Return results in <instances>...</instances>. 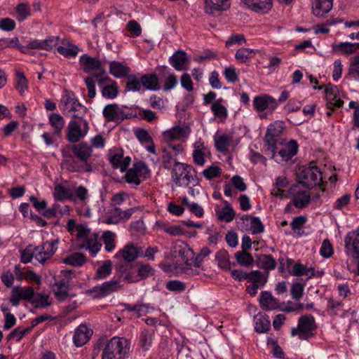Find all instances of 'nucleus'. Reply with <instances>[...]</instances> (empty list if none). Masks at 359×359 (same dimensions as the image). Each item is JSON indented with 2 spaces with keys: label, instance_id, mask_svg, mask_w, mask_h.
Returning <instances> with one entry per match:
<instances>
[{
  "label": "nucleus",
  "instance_id": "nucleus-1",
  "mask_svg": "<svg viewBox=\"0 0 359 359\" xmlns=\"http://www.w3.org/2000/svg\"><path fill=\"white\" fill-rule=\"evenodd\" d=\"M130 342L125 338L113 337L106 344L102 359H124L129 351Z\"/></svg>",
  "mask_w": 359,
  "mask_h": 359
},
{
  "label": "nucleus",
  "instance_id": "nucleus-2",
  "mask_svg": "<svg viewBox=\"0 0 359 359\" xmlns=\"http://www.w3.org/2000/svg\"><path fill=\"white\" fill-rule=\"evenodd\" d=\"M193 172H196L193 166L176 162L172 168L171 177L177 187H188L194 179Z\"/></svg>",
  "mask_w": 359,
  "mask_h": 359
},
{
  "label": "nucleus",
  "instance_id": "nucleus-3",
  "mask_svg": "<svg viewBox=\"0 0 359 359\" xmlns=\"http://www.w3.org/2000/svg\"><path fill=\"white\" fill-rule=\"evenodd\" d=\"M299 183L307 188L320 185L323 182L322 172L316 165L303 168L298 175Z\"/></svg>",
  "mask_w": 359,
  "mask_h": 359
},
{
  "label": "nucleus",
  "instance_id": "nucleus-4",
  "mask_svg": "<svg viewBox=\"0 0 359 359\" xmlns=\"http://www.w3.org/2000/svg\"><path fill=\"white\" fill-rule=\"evenodd\" d=\"M67 139L71 143H76L84 137L89 130L88 123L83 118L69 121L67 126Z\"/></svg>",
  "mask_w": 359,
  "mask_h": 359
},
{
  "label": "nucleus",
  "instance_id": "nucleus-5",
  "mask_svg": "<svg viewBox=\"0 0 359 359\" xmlns=\"http://www.w3.org/2000/svg\"><path fill=\"white\" fill-rule=\"evenodd\" d=\"M126 109H128L126 106H120L116 103L109 104L104 107L102 114L107 121L119 123L133 116L132 112L126 111Z\"/></svg>",
  "mask_w": 359,
  "mask_h": 359
},
{
  "label": "nucleus",
  "instance_id": "nucleus-6",
  "mask_svg": "<svg viewBox=\"0 0 359 359\" xmlns=\"http://www.w3.org/2000/svg\"><path fill=\"white\" fill-rule=\"evenodd\" d=\"M121 289V281L111 279L86 290V293L93 299H102Z\"/></svg>",
  "mask_w": 359,
  "mask_h": 359
},
{
  "label": "nucleus",
  "instance_id": "nucleus-7",
  "mask_svg": "<svg viewBox=\"0 0 359 359\" xmlns=\"http://www.w3.org/2000/svg\"><path fill=\"white\" fill-rule=\"evenodd\" d=\"M63 110L70 114L74 118H83L86 112V107L82 105L72 92H67L60 100Z\"/></svg>",
  "mask_w": 359,
  "mask_h": 359
},
{
  "label": "nucleus",
  "instance_id": "nucleus-8",
  "mask_svg": "<svg viewBox=\"0 0 359 359\" xmlns=\"http://www.w3.org/2000/svg\"><path fill=\"white\" fill-rule=\"evenodd\" d=\"M72 151L74 156L85 169V172L93 171V165L89 159L93 154L92 147L86 142H81L73 144Z\"/></svg>",
  "mask_w": 359,
  "mask_h": 359
},
{
  "label": "nucleus",
  "instance_id": "nucleus-9",
  "mask_svg": "<svg viewBox=\"0 0 359 359\" xmlns=\"http://www.w3.org/2000/svg\"><path fill=\"white\" fill-rule=\"evenodd\" d=\"M284 129V123L283 121H276L271 123L268 128L266 133L264 136V143L268 146V150L271 151L272 158L276 156V138L280 135Z\"/></svg>",
  "mask_w": 359,
  "mask_h": 359
},
{
  "label": "nucleus",
  "instance_id": "nucleus-10",
  "mask_svg": "<svg viewBox=\"0 0 359 359\" xmlns=\"http://www.w3.org/2000/svg\"><path fill=\"white\" fill-rule=\"evenodd\" d=\"M58 240L43 242L41 245L34 247L35 259L41 264H45L56 252Z\"/></svg>",
  "mask_w": 359,
  "mask_h": 359
},
{
  "label": "nucleus",
  "instance_id": "nucleus-11",
  "mask_svg": "<svg viewBox=\"0 0 359 359\" xmlns=\"http://www.w3.org/2000/svg\"><path fill=\"white\" fill-rule=\"evenodd\" d=\"M33 294L34 288L31 286H15L11 291L9 302L13 306L17 307L20 301H28L30 302Z\"/></svg>",
  "mask_w": 359,
  "mask_h": 359
},
{
  "label": "nucleus",
  "instance_id": "nucleus-12",
  "mask_svg": "<svg viewBox=\"0 0 359 359\" xmlns=\"http://www.w3.org/2000/svg\"><path fill=\"white\" fill-rule=\"evenodd\" d=\"M315 318L311 315H304L298 321L299 338L306 340L313 335V331L316 328Z\"/></svg>",
  "mask_w": 359,
  "mask_h": 359
},
{
  "label": "nucleus",
  "instance_id": "nucleus-13",
  "mask_svg": "<svg viewBox=\"0 0 359 359\" xmlns=\"http://www.w3.org/2000/svg\"><path fill=\"white\" fill-rule=\"evenodd\" d=\"M288 192L292 196V204L297 208H305L311 200L310 192L307 190L299 189L297 184L291 187Z\"/></svg>",
  "mask_w": 359,
  "mask_h": 359
},
{
  "label": "nucleus",
  "instance_id": "nucleus-14",
  "mask_svg": "<svg viewBox=\"0 0 359 359\" xmlns=\"http://www.w3.org/2000/svg\"><path fill=\"white\" fill-rule=\"evenodd\" d=\"M109 81H111V79L107 75L104 71L93 74L91 76L86 77L85 79V83L88 90V97L92 99L95 97L96 95L95 82L102 87Z\"/></svg>",
  "mask_w": 359,
  "mask_h": 359
},
{
  "label": "nucleus",
  "instance_id": "nucleus-15",
  "mask_svg": "<svg viewBox=\"0 0 359 359\" xmlns=\"http://www.w3.org/2000/svg\"><path fill=\"white\" fill-rule=\"evenodd\" d=\"M278 105V102L272 96L264 94L257 95L254 97L253 106L257 111H263L264 110L273 111Z\"/></svg>",
  "mask_w": 359,
  "mask_h": 359
},
{
  "label": "nucleus",
  "instance_id": "nucleus-16",
  "mask_svg": "<svg viewBox=\"0 0 359 359\" xmlns=\"http://www.w3.org/2000/svg\"><path fill=\"white\" fill-rule=\"evenodd\" d=\"M327 105L329 109L340 108L344 102L338 97L339 90L337 86L328 84L325 88Z\"/></svg>",
  "mask_w": 359,
  "mask_h": 359
},
{
  "label": "nucleus",
  "instance_id": "nucleus-17",
  "mask_svg": "<svg viewBox=\"0 0 359 359\" xmlns=\"http://www.w3.org/2000/svg\"><path fill=\"white\" fill-rule=\"evenodd\" d=\"M117 275L128 283H136L138 281L136 268L131 264L126 263L120 264L116 268Z\"/></svg>",
  "mask_w": 359,
  "mask_h": 359
},
{
  "label": "nucleus",
  "instance_id": "nucleus-18",
  "mask_svg": "<svg viewBox=\"0 0 359 359\" xmlns=\"http://www.w3.org/2000/svg\"><path fill=\"white\" fill-rule=\"evenodd\" d=\"M140 247L135 246L133 243L126 244L114 256L115 258L122 257L124 261L131 262L137 257H140Z\"/></svg>",
  "mask_w": 359,
  "mask_h": 359
},
{
  "label": "nucleus",
  "instance_id": "nucleus-19",
  "mask_svg": "<svg viewBox=\"0 0 359 359\" xmlns=\"http://www.w3.org/2000/svg\"><path fill=\"white\" fill-rule=\"evenodd\" d=\"M244 5L250 10L266 13L273 6V0H241Z\"/></svg>",
  "mask_w": 359,
  "mask_h": 359
},
{
  "label": "nucleus",
  "instance_id": "nucleus-20",
  "mask_svg": "<svg viewBox=\"0 0 359 359\" xmlns=\"http://www.w3.org/2000/svg\"><path fill=\"white\" fill-rule=\"evenodd\" d=\"M187 129V128L181 127L180 126H174L163 133V139L166 142H170L182 138H186L189 133Z\"/></svg>",
  "mask_w": 359,
  "mask_h": 359
},
{
  "label": "nucleus",
  "instance_id": "nucleus-21",
  "mask_svg": "<svg viewBox=\"0 0 359 359\" xmlns=\"http://www.w3.org/2000/svg\"><path fill=\"white\" fill-rule=\"evenodd\" d=\"M55 282L53 284V292L55 298L60 301H65L69 296V285L68 280H57L54 278Z\"/></svg>",
  "mask_w": 359,
  "mask_h": 359
},
{
  "label": "nucleus",
  "instance_id": "nucleus-22",
  "mask_svg": "<svg viewBox=\"0 0 359 359\" xmlns=\"http://www.w3.org/2000/svg\"><path fill=\"white\" fill-rule=\"evenodd\" d=\"M109 160L114 168H119L121 172L126 170L131 161L129 156L123 157L122 151L110 152Z\"/></svg>",
  "mask_w": 359,
  "mask_h": 359
},
{
  "label": "nucleus",
  "instance_id": "nucleus-23",
  "mask_svg": "<svg viewBox=\"0 0 359 359\" xmlns=\"http://www.w3.org/2000/svg\"><path fill=\"white\" fill-rule=\"evenodd\" d=\"M93 330L86 325H80L75 330L73 341L76 346H83L90 338Z\"/></svg>",
  "mask_w": 359,
  "mask_h": 359
},
{
  "label": "nucleus",
  "instance_id": "nucleus-24",
  "mask_svg": "<svg viewBox=\"0 0 359 359\" xmlns=\"http://www.w3.org/2000/svg\"><path fill=\"white\" fill-rule=\"evenodd\" d=\"M205 11L214 15L216 11H224L230 8V0H204Z\"/></svg>",
  "mask_w": 359,
  "mask_h": 359
},
{
  "label": "nucleus",
  "instance_id": "nucleus-25",
  "mask_svg": "<svg viewBox=\"0 0 359 359\" xmlns=\"http://www.w3.org/2000/svg\"><path fill=\"white\" fill-rule=\"evenodd\" d=\"M61 165L71 172H85V169L74 154H64Z\"/></svg>",
  "mask_w": 359,
  "mask_h": 359
},
{
  "label": "nucleus",
  "instance_id": "nucleus-26",
  "mask_svg": "<svg viewBox=\"0 0 359 359\" xmlns=\"http://www.w3.org/2000/svg\"><path fill=\"white\" fill-rule=\"evenodd\" d=\"M353 233H348L345 236L344 243L346 252L353 258H359V238Z\"/></svg>",
  "mask_w": 359,
  "mask_h": 359
},
{
  "label": "nucleus",
  "instance_id": "nucleus-27",
  "mask_svg": "<svg viewBox=\"0 0 359 359\" xmlns=\"http://www.w3.org/2000/svg\"><path fill=\"white\" fill-rule=\"evenodd\" d=\"M298 151V144L295 140H290L287 144L283 147L279 151L276 150V154L281 158L282 161H287L295 156ZM276 155L273 158H276Z\"/></svg>",
  "mask_w": 359,
  "mask_h": 359
},
{
  "label": "nucleus",
  "instance_id": "nucleus-28",
  "mask_svg": "<svg viewBox=\"0 0 359 359\" xmlns=\"http://www.w3.org/2000/svg\"><path fill=\"white\" fill-rule=\"evenodd\" d=\"M101 246L102 245L98 242L95 233H92L90 237L79 244V248L88 250L93 256H95L100 251Z\"/></svg>",
  "mask_w": 359,
  "mask_h": 359
},
{
  "label": "nucleus",
  "instance_id": "nucleus-29",
  "mask_svg": "<svg viewBox=\"0 0 359 359\" xmlns=\"http://www.w3.org/2000/svg\"><path fill=\"white\" fill-rule=\"evenodd\" d=\"M259 304L262 309L266 311L274 310L279 307L278 300L273 297L270 292L268 291H263L261 292Z\"/></svg>",
  "mask_w": 359,
  "mask_h": 359
},
{
  "label": "nucleus",
  "instance_id": "nucleus-30",
  "mask_svg": "<svg viewBox=\"0 0 359 359\" xmlns=\"http://www.w3.org/2000/svg\"><path fill=\"white\" fill-rule=\"evenodd\" d=\"M136 137L142 144H146L147 150L151 153L156 154V147L153 142L151 136L147 130L143 128H138L135 131Z\"/></svg>",
  "mask_w": 359,
  "mask_h": 359
},
{
  "label": "nucleus",
  "instance_id": "nucleus-31",
  "mask_svg": "<svg viewBox=\"0 0 359 359\" xmlns=\"http://www.w3.org/2000/svg\"><path fill=\"white\" fill-rule=\"evenodd\" d=\"M188 60L187 55L184 50L176 51L170 58L169 62L177 71H182Z\"/></svg>",
  "mask_w": 359,
  "mask_h": 359
},
{
  "label": "nucleus",
  "instance_id": "nucleus-32",
  "mask_svg": "<svg viewBox=\"0 0 359 359\" xmlns=\"http://www.w3.org/2000/svg\"><path fill=\"white\" fill-rule=\"evenodd\" d=\"M142 85L149 90L156 91L160 90L159 80L156 74H147L142 76Z\"/></svg>",
  "mask_w": 359,
  "mask_h": 359
},
{
  "label": "nucleus",
  "instance_id": "nucleus-33",
  "mask_svg": "<svg viewBox=\"0 0 359 359\" xmlns=\"http://www.w3.org/2000/svg\"><path fill=\"white\" fill-rule=\"evenodd\" d=\"M333 0H316L313 8V14L321 17L327 13L332 8Z\"/></svg>",
  "mask_w": 359,
  "mask_h": 359
},
{
  "label": "nucleus",
  "instance_id": "nucleus-34",
  "mask_svg": "<svg viewBox=\"0 0 359 359\" xmlns=\"http://www.w3.org/2000/svg\"><path fill=\"white\" fill-rule=\"evenodd\" d=\"M130 69L122 62L112 61L109 63V72L116 78H123L127 76Z\"/></svg>",
  "mask_w": 359,
  "mask_h": 359
},
{
  "label": "nucleus",
  "instance_id": "nucleus-35",
  "mask_svg": "<svg viewBox=\"0 0 359 359\" xmlns=\"http://www.w3.org/2000/svg\"><path fill=\"white\" fill-rule=\"evenodd\" d=\"M59 53L66 57H74L77 55L79 48L67 40L62 41V45L57 48Z\"/></svg>",
  "mask_w": 359,
  "mask_h": 359
},
{
  "label": "nucleus",
  "instance_id": "nucleus-36",
  "mask_svg": "<svg viewBox=\"0 0 359 359\" xmlns=\"http://www.w3.org/2000/svg\"><path fill=\"white\" fill-rule=\"evenodd\" d=\"M241 219L243 222H250V229L253 234L262 233L264 230V226L260 220V219L257 217L251 216L249 215H243Z\"/></svg>",
  "mask_w": 359,
  "mask_h": 359
},
{
  "label": "nucleus",
  "instance_id": "nucleus-37",
  "mask_svg": "<svg viewBox=\"0 0 359 359\" xmlns=\"http://www.w3.org/2000/svg\"><path fill=\"white\" fill-rule=\"evenodd\" d=\"M30 303L36 309L46 308L51 305L52 299L48 294L34 292Z\"/></svg>",
  "mask_w": 359,
  "mask_h": 359
},
{
  "label": "nucleus",
  "instance_id": "nucleus-38",
  "mask_svg": "<svg viewBox=\"0 0 359 359\" xmlns=\"http://www.w3.org/2000/svg\"><path fill=\"white\" fill-rule=\"evenodd\" d=\"M154 337V329H144L141 331L140 334V344L144 351H148L151 346Z\"/></svg>",
  "mask_w": 359,
  "mask_h": 359
},
{
  "label": "nucleus",
  "instance_id": "nucleus-39",
  "mask_svg": "<svg viewBox=\"0 0 359 359\" xmlns=\"http://www.w3.org/2000/svg\"><path fill=\"white\" fill-rule=\"evenodd\" d=\"M80 62L85 65L84 71L89 72L95 69H100L101 67V62L97 57H91L86 55H83L80 58Z\"/></svg>",
  "mask_w": 359,
  "mask_h": 359
},
{
  "label": "nucleus",
  "instance_id": "nucleus-40",
  "mask_svg": "<svg viewBox=\"0 0 359 359\" xmlns=\"http://www.w3.org/2000/svg\"><path fill=\"white\" fill-rule=\"evenodd\" d=\"M112 271V262L107 259L102 262V264L100 266L95 272L94 279L102 280L105 279L110 276Z\"/></svg>",
  "mask_w": 359,
  "mask_h": 359
},
{
  "label": "nucleus",
  "instance_id": "nucleus-41",
  "mask_svg": "<svg viewBox=\"0 0 359 359\" xmlns=\"http://www.w3.org/2000/svg\"><path fill=\"white\" fill-rule=\"evenodd\" d=\"M270 327L271 322L267 316L257 315L255 317V329L257 332H266Z\"/></svg>",
  "mask_w": 359,
  "mask_h": 359
},
{
  "label": "nucleus",
  "instance_id": "nucleus-42",
  "mask_svg": "<svg viewBox=\"0 0 359 359\" xmlns=\"http://www.w3.org/2000/svg\"><path fill=\"white\" fill-rule=\"evenodd\" d=\"M109 83H107L102 86L101 93L104 97L113 100L116 97L118 94V88L117 83L115 81L111 80V81H109Z\"/></svg>",
  "mask_w": 359,
  "mask_h": 359
},
{
  "label": "nucleus",
  "instance_id": "nucleus-43",
  "mask_svg": "<svg viewBox=\"0 0 359 359\" xmlns=\"http://www.w3.org/2000/svg\"><path fill=\"white\" fill-rule=\"evenodd\" d=\"M53 196L58 201L72 199L74 194L72 191L61 184H57L54 187Z\"/></svg>",
  "mask_w": 359,
  "mask_h": 359
},
{
  "label": "nucleus",
  "instance_id": "nucleus-44",
  "mask_svg": "<svg viewBox=\"0 0 359 359\" xmlns=\"http://www.w3.org/2000/svg\"><path fill=\"white\" fill-rule=\"evenodd\" d=\"M232 141V137L229 135L224 134L215 138V146L217 151L225 152L229 149Z\"/></svg>",
  "mask_w": 359,
  "mask_h": 359
},
{
  "label": "nucleus",
  "instance_id": "nucleus-45",
  "mask_svg": "<svg viewBox=\"0 0 359 359\" xmlns=\"http://www.w3.org/2000/svg\"><path fill=\"white\" fill-rule=\"evenodd\" d=\"M215 259L217 262L218 266L223 270H229L231 269V262L229 255L226 250H220L215 255Z\"/></svg>",
  "mask_w": 359,
  "mask_h": 359
},
{
  "label": "nucleus",
  "instance_id": "nucleus-46",
  "mask_svg": "<svg viewBox=\"0 0 359 359\" xmlns=\"http://www.w3.org/2000/svg\"><path fill=\"white\" fill-rule=\"evenodd\" d=\"M224 204V207L217 212V217L220 221L230 222L235 217V212L229 202L225 201Z\"/></svg>",
  "mask_w": 359,
  "mask_h": 359
},
{
  "label": "nucleus",
  "instance_id": "nucleus-47",
  "mask_svg": "<svg viewBox=\"0 0 359 359\" xmlns=\"http://www.w3.org/2000/svg\"><path fill=\"white\" fill-rule=\"evenodd\" d=\"M86 261V257L80 252H74L62 259L63 263L74 266H81Z\"/></svg>",
  "mask_w": 359,
  "mask_h": 359
},
{
  "label": "nucleus",
  "instance_id": "nucleus-48",
  "mask_svg": "<svg viewBox=\"0 0 359 359\" xmlns=\"http://www.w3.org/2000/svg\"><path fill=\"white\" fill-rule=\"evenodd\" d=\"M49 123L54 128V133L59 135L65 126V120L59 114H52L49 116Z\"/></svg>",
  "mask_w": 359,
  "mask_h": 359
},
{
  "label": "nucleus",
  "instance_id": "nucleus-49",
  "mask_svg": "<svg viewBox=\"0 0 359 359\" xmlns=\"http://www.w3.org/2000/svg\"><path fill=\"white\" fill-rule=\"evenodd\" d=\"M258 262L262 269L267 271L273 270L276 266V262L271 255H261Z\"/></svg>",
  "mask_w": 359,
  "mask_h": 359
},
{
  "label": "nucleus",
  "instance_id": "nucleus-50",
  "mask_svg": "<svg viewBox=\"0 0 359 359\" xmlns=\"http://www.w3.org/2000/svg\"><path fill=\"white\" fill-rule=\"evenodd\" d=\"M16 19L22 22L31 15V9L27 3H20L15 8Z\"/></svg>",
  "mask_w": 359,
  "mask_h": 359
},
{
  "label": "nucleus",
  "instance_id": "nucleus-51",
  "mask_svg": "<svg viewBox=\"0 0 359 359\" xmlns=\"http://www.w3.org/2000/svg\"><path fill=\"white\" fill-rule=\"evenodd\" d=\"M237 262L245 266H250L253 264L254 259L252 255L244 250L238 251L235 254Z\"/></svg>",
  "mask_w": 359,
  "mask_h": 359
},
{
  "label": "nucleus",
  "instance_id": "nucleus-52",
  "mask_svg": "<svg viewBox=\"0 0 359 359\" xmlns=\"http://www.w3.org/2000/svg\"><path fill=\"white\" fill-rule=\"evenodd\" d=\"M255 55V50L247 48H239L236 54V59L241 62H245L248 59L253 57Z\"/></svg>",
  "mask_w": 359,
  "mask_h": 359
},
{
  "label": "nucleus",
  "instance_id": "nucleus-53",
  "mask_svg": "<svg viewBox=\"0 0 359 359\" xmlns=\"http://www.w3.org/2000/svg\"><path fill=\"white\" fill-rule=\"evenodd\" d=\"M115 237L116 235L114 233L110 231H106L102 234V240L105 245V250L107 252L112 251L115 248Z\"/></svg>",
  "mask_w": 359,
  "mask_h": 359
},
{
  "label": "nucleus",
  "instance_id": "nucleus-54",
  "mask_svg": "<svg viewBox=\"0 0 359 359\" xmlns=\"http://www.w3.org/2000/svg\"><path fill=\"white\" fill-rule=\"evenodd\" d=\"M210 109L213 114L222 121L226 120L228 117L227 109L222 104L212 103Z\"/></svg>",
  "mask_w": 359,
  "mask_h": 359
},
{
  "label": "nucleus",
  "instance_id": "nucleus-55",
  "mask_svg": "<svg viewBox=\"0 0 359 359\" xmlns=\"http://www.w3.org/2000/svg\"><path fill=\"white\" fill-rule=\"evenodd\" d=\"M141 81L135 75H129L127 77L126 91H139L141 88Z\"/></svg>",
  "mask_w": 359,
  "mask_h": 359
},
{
  "label": "nucleus",
  "instance_id": "nucleus-56",
  "mask_svg": "<svg viewBox=\"0 0 359 359\" xmlns=\"http://www.w3.org/2000/svg\"><path fill=\"white\" fill-rule=\"evenodd\" d=\"M165 287L168 290L174 292H182L186 290V285L184 282L178 280H172L168 281L165 284Z\"/></svg>",
  "mask_w": 359,
  "mask_h": 359
},
{
  "label": "nucleus",
  "instance_id": "nucleus-57",
  "mask_svg": "<svg viewBox=\"0 0 359 359\" xmlns=\"http://www.w3.org/2000/svg\"><path fill=\"white\" fill-rule=\"evenodd\" d=\"M32 330V327H27L25 329H21L20 327H17L13 330L7 337L8 340H11L12 339H15L16 341H20V340L24 337L27 334H28Z\"/></svg>",
  "mask_w": 359,
  "mask_h": 359
},
{
  "label": "nucleus",
  "instance_id": "nucleus-58",
  "mask_svg": "<svg viewBox=\"0 0 359 359\" xmlns=\"http://www.w3.org/2000/svg\"><path fill=\"white\" fill-rule=\"evenodd\" d=\"M15 88L18 90L20 95H22L27 88V80L23 72L17 73V81Z\"/></svg>",
  "mask_w": 359,
  "mask_h": 359
},
{
  "label": "nucleus",
  "instance_id": "nucleus-59",
  "mask_svg": "<svg viewBox=\"0 0 359 359\" xmlns=\"http://www.w3.org/2000/svg\"><path fill=\"white\" fill-rule=\"evenodd\" d=\"M348 74L355 78L359 77V54L351 58Z\"/></svg>",
  "mask_w": 359,
  "mask_h": 359
},
{
  "label": "nucleus",
  "instance_id": "nucleus-60",
  "mask_svg": "<svg viewBox=\"0 0 359 359\" xmlns=\"http://www.w3.org/2000/svg\"><path fill=\"white\" fill-rule=\"evenodd\" d=\"M221 172L222 169L218 166H210L203 171V175L207 180H212L219 177Z\"/></svg>",
  "mask_w": 359,
  "mask_h": 359
},
{
  "label": "nucleus",
  "instance_id": "nucleus-61",
  "mask_svg": "<svg viewBox=\"0 0 359 359\" xmlns=\"http://www.w3.org/2000/svg\"><path fill=\"white\" fill-rule=\"evenodd\" d=\"M34 257H35L34 248L32 249V246L29 245L21 251L20 261L24 264H27L32 261Z\"/></svg>",
  "mask_w": 359,
  "mask_h": 359
},
{
  "label": "nucleus",
  "instance_id": "nucleus-62",
  "mask_svg": "<svg viewBox=\"0 0 359 359\" xmlns=\"http://www.w3.org/2000/svg\"><path fill=\"white\" fill-rule=\"evenodd\" d=\"M303 292L304 285L299 283H294L290 289L292 297L296 301H299L302 298Z\"/></svg>",
  "mask_w": 359,
  "mask_h": 359
},
{
  "label": "nucleus",
  "instance_id": "nucleus-63",
  "mask_svg": "<svg viewBox=\"0 0 359 359\" xmlns=\"http://www.w3.org/2000/svg\"><path fill=\"white\" fill-rule=\"evenodd\" d=\"M59 40V36H49L44 40H42V50H52L57 45Z\"/></svg>",
  "mask_w": 359,
  "mask_h": 359
},
{
  "label": "nucleus",
  "instance_id": "nucleus-64",
  "mask_svg": "<svg viewBox=\"0 0 359 359\" xmlns=\"http://www.w3.org/2000/svg\"><path fill=\"white\" fill-rule=\"evenodd\" d=\"M15 22L9 18H5L0 20V29L3 31L11 32L15 29Z\"/></svg>",
  "mask_w": 359,
  "mask_h": 359
}]
</instances>
